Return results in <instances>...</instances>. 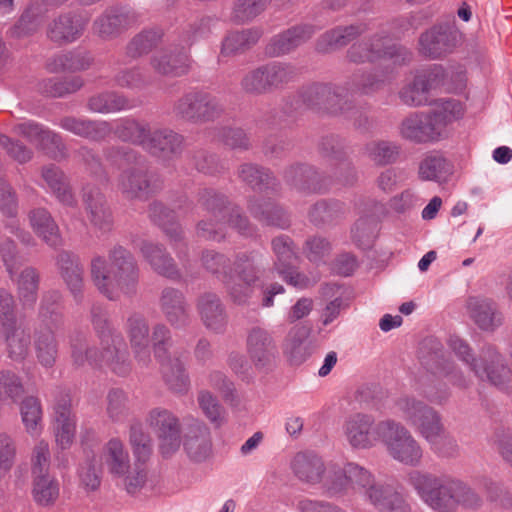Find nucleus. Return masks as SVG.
Segmentation results:
<instances>
[{"mask_svg": "<svg viewBox=\"0 0 512 512\" xmlns=\"http://www.w3.org/2000/svg\"><path fill=\"white\" fill-rule=\"evenodd\" d=\"M224 108L219 100L203 91H192L179 98L173 107L174 114L191 122H206L218 118Z\"/></svg>", "mask_w": 512, "mask_h": 512, "instance_id": "12", "label": "nucleus"}, {"mask_svg": "<svg viewBox=\"0 0 512 512\" xmlns=\"http://www.w3.org/2000/svg\"><path fill=\"white\" fill-rule=\"evenodd\" d=\"M396 408L406 424L429 444L435 454L441 457H453L457 454V442L447 432L437 410L414 396L399 398Z\"/></svg>", "mask_w": 512, "mask_h": 512, "instance_id": "3", "label": "nucleus"}, {"mask_svg": "<svg viewBox=\"0 0 512 512\" xmlns=\"http://www.w3.org/2000/svg\"><path fill=\"white\" fill-rule=\"evenodd\" d=\"M266 72V82L269 85L270 92L282 89L288 83L296 78V68L285 62L274 61L264 65Z\"/></svg>", "mask_w": 512, "mask_h": 512, "instance_id": "55", "label": "nucleus"}, {"mask_svg": "<svg viewBox=\"0 0 512 512\" xmlns=\"http://www.w3.org/2000/svg\"><path fill=\"white\" fill-rule=\"evenodd\" d=\"M30 465L31 476L51 474L50 445L45 439H38L34 444L30 456Z\"/></svg>", "mask_w": 512, "mask_h": 512, "instance_id": "58", "label": "nucleus"}, {"mask_svg": "<svg viewBox=\"0 0 512 512\" xmlns=\"http://www.w3.org/2000/svg\"><path fill=\"white\" fill-rule=\"evenodd\" d=\"M31 496L41 508L53 507L60 497V483L53 475L31 476Z\"/></svg>", "mask_w": 512, "mask_h": 512, "instance_id": "37", "label": "nucleus"}, {"mask_svg": "<svg viewBox=\"0 0 512 512\" xmlns=\"http://www.w3.org/2000/svg\"><path fill=\"white\" fill-rule=\"evenodd\" d=\"M272 248L276 256L274 270L288 284L303 289L309 286V279L294 271L296 260L292 242L288 237H277L272 241Z\"/></svg>", "mask_w": 512, "mask_h": 512, "instance_id": "18", "label": "nucleus"}, {"mask_svg": "<svg viewBox=\"0 0 512 512\" xmlns=\"http://www.w3.org/2000/svg\"><path fill=\"white\" fill-rule=\"evenodd\" d=\"M108 417L113 422H121L129 415V404L127 395L119 389L111 390L107 396Z\"/></svg>", "mask_w": 512, "mask_h": 512, "instance_id": "64", "label": "nucleus"}, {"mask_svg": "<svg viewBox=\"0 0 512 512\" xmlns=\"http://www.w3.org/2000/svg\"><path fill=\"white\" fill-rule=\"evenodd\" d=\"M134 20L117 9H107L93 22V31L103 40H110L127 30Z\"/></svg>", "mask_w": 512, "mask_h": 512, "instance_id": "30", "label": "nucleus"}, {"mask_svg": "<svg viewBox=\"0 0 512 512\" xmlns=\"http://www.w3.org/2000/svg\"><path fill=\"white\" fill-rule=\"evenodd\" d=\"M59 273L75 302L83 301L84 268L79 258L68 252H61L57 257Z\"/></svg>", "mask_w": 512, "mask_h": 512, "instance_id": "24", "label": "nucleus"}, {"mask_svg": "<svg viewBox=\"0 0 512 512\" xmlns=\"http://www.w3.org/2000/svg\"><path fill=\"white\" fill-rule=\"evenodd\" d=\"M28 220L33 231L47 245L58 247L61 245L62 238L59 227L45 208H35L29 211Z\"/></svg>", "mask_w": 512, "mask_h": 512, "instance_id": "35", "label": "nucleus"}, {"mask_svg": "<svg viewBox=\"0 0 512 512\" xmlns=\"http://www.w3.org/2000/svg\"><path fill=\"white\" fill-rule=\"evenodd\" d=\"M163 36V32L157 28L144 29L135 35L126 46V56L136 59L150 52L158 45Z\"/></svg>", "mask_w": 512, "mask_h": 512, "instance_id": "50", "label": "nucleus"}, {"mask_svg": "<svg viewBox=\"0 0 512 512\" xmlns=\"http://www.w3.org/2000/svg\"><path fill=\"white\" fill-rule=\"evenodd\" d=\"M378 423L372 415L355 413L348 416L342 426L343 436L353 450H368L381 441Z\"/></svg>", "mask_w": 512, "mask_h": 512, "instance_id": "16", "label": "nucleus"}, {"mask_svg": "<svg viewBox=\"0 0 512 512\" xmlns=\"http://www.w3.org/2000/svg\"><path fill=\"white\" fill-rule=\"evenodd\" d=\"M0 333L5 338L8 357L15 362L23 361L29 354L31 344L30 333L20 324L2 329Z\"/></svg>", "mask_w": 512, "mask_h": 512, "instance_id": "40", "label": "nucleus"}, {"mask_svg": "<svg viewBox=\"0 0 512 512\" xmlns=\"http://www.w3.org/2000/svg\"><path fill=\"white\" fill-rule=\"evenodd\" d=\"M315 33L312 25H297L273 36L266 53L271 57L286 55L306 43Z\"/></svg>", "mask_w": 512, "mask_h": 512, "instance_id": "21", "label": "nucleus"}, {"mask_svg": "<svg viewBox=\"0 0 512 512\" xmlns=\"http://www.w3.org/2000/svg\"><path fill=\"white\" fill-rule=\"evenodd\" d=\"M467 306L470 316L479 328L494 330L501 324V315L490 300L471 298Z\"/></svg>", "mask_w": 512, "mask_h": 512, "instance_id": "41", "label": "nucleus"}, {"mask_svg": "<svg viewBox=\"0 0 512 512\" xmlns=\"http://www.w3.org/2000/svg\"><path fill=\"white\" fill-rule=\"evenodd\" d=\"M89 18L74 12H65L53 18L47 26V37L54 43L67 44L79 39Z\"/></svg>", "mask_w": 512, "mask_h": 512, "instance_id": "19", "label": "nucleus"}, {"mask_svg": "<svg viewBox=\"0 0 512 512\" xmlns=\"http://www.w3.org/2000/svg\"><path fill=\"white\" fill-rule=\"evenodd\" d=\"M24 394V385L21 378L11 370L0 371V400H10L16 403Z\"/></svg>", "mask_w": 512, "mask_h": 512, "instance_id": "60", "label": "nucleus"}, {"mask_svg": "<svg viewBox=\"0 0 512 512\" xmlns=\"http://www.w3.org/2000/svg\"><path fill=\"white\" fill-rule=\"evenodd\" d=\"M182 146L181 135L168 128H160L151 130L144 149L152 155L168 159L179 154Z\"/></svg>", "mask_w": 512, "mask_h": 512, "instance_id": "27", "label": "nucleus"}, {"mask_svg": "<svg viewBox=\"0 0 512 512\" xmlns=\"http://www.w3.org/2000/svg\"><path fill=\"white\" fill-rule=\"evenodd\" d=\"M146 424L159 440V449L163 456L174 454L181 444L179 418L170 410L162 407L151 409L146 416Z\"/></svg>", "mask_w": 512, "mask_h": 512, "instance_id": "13", "label": "nucleus"}, {"mask_svg": "<svg viewBox=\"0 0 512 512\" xmlns=\"http://www.w3.org/2000/svg\"><path fill=\"white\" fill-rule=\"evenodd\" d=\"M184 449L193 462L202 463L212 456L211 433L204 422L197 420L189 426L184 439Z\"/></svg>", "mask_w": 512, "mask_h": 512, "instance_id": "22", "label": "nucleus"}, {"mask_svg": "<svg viewBox=\"0 0 512 512\" xmlns=\"http://www.w3.org/2000/svg\"><path fill=\"white\" fill-rule=\"evenodd\" d=\"M309 334L310 329L304 325H295L287 333L283 343V352L291 363L301 364L311 355Z\"/></svg>", "mask_w": 512, "mask_h": 512, "instance_id": "33", "label": "nucleus"}, {"mask_svg": "<svg viewBox=\"0 0 512 512\" xmlns=\"http://www.w3.org/2000/svg\"><path fill=\"white\" fill-rule=\"evenodd\" d=\"M463 114L462 105L455 100H443L436 104L432 113L429 114L433 123L437 125L440 135H442L444 127L460 118Z\"/></svg>", "mask_w": 512, "mask_h": 512, "instance_id": "57", "label": "nucleus"}, {"mask_svg": "<svg viewBox=\"0 0 512 512\" xmlns=\"http://www.w3.org/2000/svg\"><path fill=\"white\" fill-rule=\"evenodd\" d=\"M444 79L442 66L433 65L418 72L413 81L406 84L399 92L401 101L408 106L416 107L430 103L429 93Z\"/></svg>", "mask_w": 512, "mask_h": 512, "instance_id": "17", "label": "nucleus"}, {"mask_svg": "<svg viewBox=\"0 0 512 512\" xmlns=\"http://www.w3.org/2000/svg\"><path fill=\"white\" fill-rule=\"evenodd\" d=\"M42 178L56 199L63 205L72 207L76 199L68 183L67 177L55 165H48L42 169Z\"/></svg>", "mask_w": 512, "mask_h": 512, "instance_id": "39", "label": "nucleus"}, {"mask_svg": "<svg viewBox=\"0 0 512 512\" xmlns=\"http://www.w3.org/2000/svg\"><path fill=\"white\" fill-rule=\"evenodd\" d=\"M19 410L26 433L33 438L39 437L44 429L40 400L34 396H28L20 403Z\"/></svg>", "mask_w": 512, "mask_h": 512, "instance_id": "43", "label": "nucleus"}, {"mask_svg": "<svg viewBox=\"0 0 512 512\" xmlns=\"http://www.w3.org/2000/svg\"><path fill=\"white\" fill-rule=\"evenodd\" d=\"M127 333L136 360L142 366L148 365L151 356L149 349V327L145 318L140 314L131 315L127 320Z\"/></svg>", "mask_w": 512, "mask_h": 512, "instance_id": "28", "label": "nucleus"}, {"mask_svg": "<svg viewBox=\"0 0 512 512\" xmlns=\"http://www.w3.org/2000/svg\"><path fill=\"white\" fill-rule=\"evenodd\" d=\"M245 348L255 370L268 372L275 367L279 351L273 332L269 329L260 325L252 326L246 334Z\"/></svg>", "mask_w": 512, "mask_h": 512, "instance_id": "11", "label": "nucleus"}, {"mask_svg": "<svg viewBox=\"0 0 512 512\" xmlns=\"http://www.w3.org/2000/svg\"><path fill=\"white\" fill-rule=\"evenodd\" d=\"M101 467L113 479L122 481L128 493H135L146 482L145 468L133 466L128 449L117 437L109 439L100 454Z\"/></svg>", "mask_w": 512, "mask_h": 512, "instance_id": "8", "label": "nucleus"}, {"mask_svg": "<svg viewBox=\"0 0 512 512\" xmlns=\"http://www.w3.org/2000/svg\"><path fill=\"white\" fill-rule=\"evenodd\" d=\"M377 433L387 454L394 461L409 467L422 464L423 448L402 423L393 419L379 421Z\"/></svg>", "mask_w": 512, "mask_h": 512, "instance_id": "7", "label": "nucleus"}, {"mask_svg": "<svg viewBox=\"0 0 512 512\" xmlns=\"http://www.w3.org/2000/svg\"><path fill=\"white\" fill-rule=\"evenodd\" d=\"M150 217L163 228L170 241L175 243L176 248H178V244L185 246L181 242L182 230L180 226L174 222V212L161 203H154L150 207Z\"/></svg>", "mask_w": 512, "mask_h": 512, "instance_id": "52", "label": "nucleus"}, {"mask_svg": "<svg viewBox=\"0 0 512 512\" xmlns=\"http://www.w3.org/2000/svg\"><path fill=\"white\" fill-rule=\"evenodd\" d=\"M347 59L356 64L391 60L394 65H402L410 60V53L397 46L387 35L375 34L371 38L352 44L346 52Z\"/></svg>", "mask_w": 512, "mask_h": 512, "instance_id": "10", "label": "nucleus"}, {"mask_svg": "<svg viewBox=\"0 0 512 512\" xmlns=\"http://www.w3.org/2000/svg\"><path fill=\"white\" fill-rule=\"evenodd\" d=\"M197 402L205 417L215 427H220L225 422V409L221 406L217 398L210 391H199Z\"/></svg>", "mask_w": 512, "mask_h": 512, "instance_id": "59", "label": "nucleus"}, {"mask_svg": "<svg viewBox=\"0 0 512 512\" xmlns=\"http://www.w3.org/2000/svg\"><path fill=\"white\" fill-rule=\"evenodd\" d=\"M47 12L42 8L40 0H33L22 13L19 20L10 29V34L15 38H22L35 33L40 25V18Z\"/></svg>", "mask_w": 512, "mask_h": 512, "instance_id": "45", "label": "nucleus"}, {"mask_svg": "<svg viewBox=\"0 0 512 512\" xmlns=\"http://www.w3.org/2000/svg\"><path fill=\"white\" fill-rule=\"evenodd\" d=\"M452 173L450 163L440 154L426 155L419 163L418 175L424 181L439 182Z\"/></svg>", "mask_w": 512, "mask_h": 512, "instance_id": "48", "label": "nucleus"}, {"mask_svg": "<svg viewBox=\"0 0 512 512\" xmlns=\"http://www.w3.org/2000/svg\"><path fill=\"white\" fill-rule=\"evenodd\" d=\"M464 42V34L451 25H437L419 38L420 52L430 58H439L453 52Z\"/></svg>", "mask_w": 512, "mask_h": 512, "instance_id": "15", "label": "nucleus"}, {"mask_svg": "<svg viewBox=\"0 0 512 512\" xmlns=\"http://www.w3.org/2000/svg\"><path fill=\"white\" fill-rule=\"evenodd\" d=\"M129 100L116 92H102L92 96L88 101V108L95 113H114L125 109H130Z\"/></svg>", "mask_w": 512, "mask_h": 512, "instance_id": "51", "label": "nucleus"}, {"mask_svg": "<svg viewBox=\"0 0 512 512\" xmlns=\"http://www.w3.org/2000/svg\"><path fill=\"white\" fill-rule=\"evenodd\" d=\"M36 358L41 366L52 368L58 355V344L51 329L41 330L35 338Z\"/></svg>", "mask_w": 512, "mask_h": 512, "instance_id": "49", "label": "nucleus"}, {"mask_svg": "<svg viewBox=\"0 0 512 512\" xmlns=\"http://www.w3.org/2000/svg\"><path fill=\"white\" fill-rule=\"evenodd\" d=\"M203 205L216 223L201 221L198 224V234L209 240L220 241L225 237L226 224L238 230L243 235H249V224L239 210L226 205L224 196L213 191H206L202 196Z\"/></svg>", "mask_w": 512, "mask_h": 512, "instance_id": "9", "label": "nucleus"}, {"mask_svg": "<svg viewBox=\"0 0 512 512\" xmlns=\"http://www.w3.org/2000/svg\"><path fill=\"white\" fill-rule=\"evenodd\" d=\"M18 297L23 307H31L38 297L39 275L32 267H26L16 279Z\"/></svg>", "mask_w": 512, "mask_h": 512, "instance_id": "53", "label": "nucleus"}, {"mask_svg": "<svg viewBox=\"0 0 512 512\" xmlns=\"http://www.w3.org/2000/svg\"><path fill=\"white\" fill-rule=\"evenodd\" d=\"M93 323L100 337L102 351L99 354L96 348H90L82 341L72 343L74 364L83 366L86 363L90 365L105 363L115 373L125 375L129 371V364L127 363L128 354L123 337L114 331L106 320L94 318Z\"/></svg>", "mask_w": 512, "mask_h": 512, "instance_id": "4", "label": "nucleus"}, {"mask_svg": "<svg viewBox=\"0 0 512 512\" xmlns=\"http://www.w3.org/2000/svg\"><path fill=\"white\" fill-rule=\"evenodd\" d=\"M407 480L420 498L438 512H453L459 505L460 481L419 470L411 471Z\"/></svg>", "mask_w": 512, "mask_h": 512, "instance_id": "5", "label": "nucleus"}, {"mask_svg": "<svg viewBox=\"0 0 512 512\" xmlns=\"http://www.w3.org/2000/svg\"><path fill=\"white\" fill-rule=\"evenodd\" d=\"M92 64V57L86 52H67L55 55L46 64L47 69L52 73L63 71H82L88 69Z\"/></svg>", "mask_w": 512, "mask_h": 512, "instance_id": "47", "label": "nucleus"}, {"mask_svg": "<svg viewBox=\"0 0 512 512\" xmlns=\"http://www.w3.org/2000/svg\"><path fill=\"white\" fill-rule=\"evenodd\" d=\"M160 308L167 321L176 328H181L189 323V313L184 295L174 289L165 288L160 298Z\"/></svg>", "mask_w": 512, "mask_h": 512, "instance_id": "32", "label": "nucleus"}, {"mask_svg": "<svg viewBox=\"0 0 512 512\" xmlns=\"http://www.w3.org/2000/svg\"><path fill=\"white\" fill-rule=\"evenodd\" d=\"M139 250L157 273L168 278H176L179 276L173 259L166 253L161 245L152 241L143 240L139 245Z\"/></svg>", "mask_w": 512, "mask_h": 512, "instance_id": "38", "label": "nucleus"}, {"mask_svg": "<svg viewBox=\"0 0 512 512\" xmlns=\"http://www.w3.org/2000/svg\"><path fill=\"white\" fill-rule=\"evenodd\" d=\"M291 469L296 478L302 483L310 486L321 484L325 491L328 466L317 454L313 452L297 453L291 461Z\"/></svg>", "mask_w": 512, "mask_h": 512, "instance_id": "20", "label": "nucleus"}, {"mask_svg": "<svg viewBox=\"0 0 512 512\" xmlns=\"http://www.w3.org/2000/svg\"><path fill=\"white\" fill-rule=\"evenodd\" d=\"M271 0H236L230 15L232 22L244 24L262 14Z\"/></svg>", "mask_w": 512, "mask_h": 512, "instance_id": "56", "label": "nucleus"}, {"mask_svg": "<svg viewBox=\"0 0 512 512\" xmlns=\"http://www.w3.org/2000/svg\"><path fill=\"white\" fill-rule=\"evenodd\" d=\"M90 277L97 290L109 300L137 292L139 268L132 253L117 245L108 257L95 255L90 262Z\"/></svg>", "mask_w": 512, "mask_h": 512, "instance_id": "2", "label": "nucleus"}, {"mask_svg": "<svg viewBox=\"0 0 512 512\" xmlns=\"http://www.w3.org/2000/svg\"><path fill=\"white\" fill-rule=\"evenodd\" d=\"M161 370L163 379L170 391L184 394L189 390L190 381L184 363L178 359H162Z\"/></svg>", "mask_w": 512, "mask_h": 512, "instance_id": "42", "label": "nucleus"}, {"mask_svg": "<svg viewBox=\"0 0 512 512\" xmlns=\"http://www.w3.org/2000/svg\"><path fill=\"white\" fill-rule=\"evenodd\" d=\"M234 269L236 275L233 276L239 281L254 285L259 279L256 259L253 254H239L234 262Z\"/></svg>", "mask_w": 512, "mask_h": 512, "instance_id": "63", "label": "nucleus"}, {"mask_svg": "<svg viewBox=\"0 0 512 512\" xmlns=\"http://www.w3.org/2000/svg\"><path fill=\"white\" fill-rule=\"evenodd\" d=\"M111 131L125 142L137 144L145 148L146 142L151 132V128L147 123L139 122L134 119H121L112 126Z\"/></svg>", "mask_w": 512, "mask_h": 512, "instance_id": "44", "label": "nucleus"}, {"mask_svg": "<svg viewBox=\"0 0 512 512\" xmlns=\"http://www.w3.org/2000/svg\"><path fill=\"white\" fill-rule=\"evenodd\" d=\"M185 44H171L154 52L149 59L151 70L160 76L167 78L181 77L188 73L191 67V59L187 48L191 45V39L184 40Z\"/></svg>", "mask_w": 512, "mask_h": 512, "instance_id": "14", "label": "nucleus"}, {"mask_svg": "<svg viewBox=\"0 0 512 512\" xmlns=\"http://www.w3.org/2000/svg\"><path fill=\"white\" fill-rule=\"evenodd\" d=\"M250 212L267 225L286 228L289 224L288 218L284 211L270 201L251 202L249 205Z\"/></svg>", "mask_w": 512, "mask_h": 512, "instance_id": "54", "label": "nucleus"}, {"mask_svg": "<svg viewBox=\"0 0 512 512\" xmlns=\"http://www.w3.org/2000/svg\"><path fill=\"white\" fill-rule=\"evenodd\" d=\"M366 29L364 24L337 26L318 37L315 49L322 54L332 53L348 45L352 40L362 35Z\"/></svg>", "mask_w": 512, "mask_h": 512, "instance_id": "25", "label": "nucleus"}, {"mask_svg": "<svg viewBox=\"0 0 512 512\" xmlns=\"http://www.w3.org/2000/svg\"><path fill=\"white\" fill-rule=\"evenodd\" d=\"M84 202L91 225L103 233L110 231L113 220L104 195L98 190H91L84 194Z\"/></svg>", "mask_w": 512, "mask_h": 512, "instance_id": "34", "label": "nucleus"}, {"mask_svg": "<svg viewBox=\"0 0 512 512\" xmlns=\"http://www.w3.org/2000/svg\"><path fill=\"white\" fill-rule=\"evenodd\" d=\"M400 133L403 138L417 143L439 139L440 132L429 114L413 113L401 123Z\"/></svg>", "mask_w": 512, "mask_h": 512, "instance_id": "26", "label": "nucleus"}, {"mask_svg": "<svg viewBox=\"0 0 512 512\" xmlns=\"http://www.w3.org/2000/svg\"><path fill=\"white\" fill-rule=\"evenodd\" d=\"M386 76L378 71L355 74L348 83L351 93L369 94L378 90L385 82Z\"/></svg>", "mask_w": 512, "mask_h": 512, "instance_id": "62", "label": "nucleus"}, {"mask_svg": "<svg viewBox=\"0 0 512 512\" xmlns=\"http://www.w3.org/2000/svg\"><path fill=\"white\" fill-rule=\"evenodd\" d=\"M52 428L56 445L62 450L70 448L76 435V419L68 399L63 398L55 404Z\"/></svg>", "mask_w": 512, "mask_h": 512, "instance_id": "23", "label": "nucleus"}, {"mask_svg": "<svg viewBox=\"0 0 512 512\" xmlns=\"http://www.w3.org/2000/svg\"><path fill=\"white\" fill-rule=\"evenodd\" d=\"M262 33L257 28L230 32L222 42L221 54L231 56L242 53L256 44Z\"/></svg>", "mask_w": 512, "mask_h": 512, "instance_id": "46", "label": "nucleus"}, {"mask_svg": "<svg viewBox=\"0 0 512 512\" xmlns=\"http://www.w3.org/2000/svg\"><path fill=\"white\" fill-rule=\"evenodd\" d=\"M449 346L480 379L486 378L491 384L504 391L512 389V373L504 365L501 356L493 347L489 346L482 351L481 364H479L478 360L472 356L468 344L461 338L451 336Z\"/></svg>", "mask_w": 512, "mask_h": 512, "instance_id": "6", "label": "nucleus"}, {"mask_svg": "<svg viewBox=\"0 0 512 512\" xmlns=\"http://www.w3.org/2000/svg\"><path fill=\"white\" fill-rule=\"evenodd\" d=\"M197 309L206 328L217 333L224 331L227 316L224 306L216 294L205 293L201 295L197 302Z\"/></svg>", "mask_w": 512, "mask_h": 512, "instance_id": "31", "label": "nucleus"}, {"mask_svg": "<svg viewBox=\"0 0 512 512\" xmlns=\"http://www.w3.org/2000/svg\"><path fill=\"white\" fill-rule=\"evenodd\" d=\"M117 188L128 199L145 197L150 191L146 170L140 166L123 169L117 178Z\"/></svg>", "mask_w": 512, "mask_h": 512, "instance_id": "29", "label": "nucleus"}, {"mask_svg": "<svg viewBox=\"0 0 512 512\" xmlns=\"http://www.w3.org/2000/svg\"><path fill=\"white\" fill-rule=\"evenodd\" d=\"M58 125L76 136L89 140H101L111 132L110 123L85 118L64 117Z\"/></svg>", "mask_w": 512, "mask_h": 512, "instance_id": "36", "label": "nucleus"}, {"mask_svg": "<svg viewBox=\"0 0 512 512\" xmlns=\"http://www.w3.org/2000/svg\"><path fill=\"white\" fill-rule=\"evenodd\" d=\"M364 153L377 165L393 162L398 154V147L387 141L370 142L366 144Z\"/></svg>", "mask_w": 512, "mask_h": 512, "instance_id": "61", "label": "nucleus"}, {"mask_svg": "<svg viewBox=\"0 0 512 512\" xmlns=\"http://www.w3.org/2000/svg\"><path fill=\"white\" fill-rule=\"evenodd\" d=\"M325 493L329 497L359 493L380 512H409L401 494L390 485L377 483L373 473L356 462L330 463Z\"/></svg>", "mask_w": 512, "mask_h": 512, "instance_id": "1", "label": "nucleus"}]
</instances>
